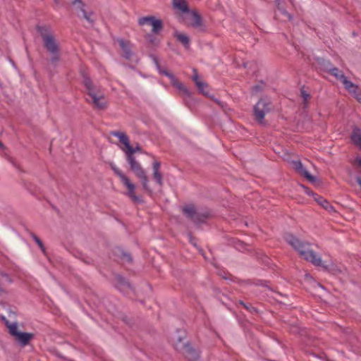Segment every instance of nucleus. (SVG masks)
Segmentation results:
<instances>
[{"instance_id": "4", "label": "nucleus", "mask_w": 361, "mask_h": 361, "mask_svg": "<svg viewBox=\"0 0 361 361\" xmlns=\"http://www.w3.org/2000/svg\"><path fill=\"white\" fill-rule=\"evenodd\" d=\"M39 31L43 39L45 48L53 55L51 59V62H56L59 61V57L58 55L59 46L55 38L45 27H39Z\"/></svg>"}, {"instance_id": "31", "label": "nucleus", "mask_w": 361, "mask_h": 361, "mask_svg": "<svg viewBox=\"0 0 361 361\" xmlns=\"http://www.w3.org/2000/svg\"><path fill=\"white\" fill-rule=\"evenodd\" d=\"M123 258L126 260L127 262H131L132 258L130 255L128 253H123Z\"/></svg>"}, {"instance_id": "6", "label": "nucleus", "mask_w": 361, "mask_h": 361, "mask_svg": "<svg viewBox=\"0 0 361 361\" xmlns=\"http://www.w3.org/2000/svg\"><path fill=\"white\" fill-rule=\"evenodd\" d=\"M154 61L159 74L164 75L169 78L171 85L175 87L183 96L185 97H190L191 92L183 83L180 82L173 74L171 73L166 69L162 68L156 58H154Z\"/></svg>"}, {"instance_id": "14", "label": "nucleus", "mask_w": 361, "mask_h": 361, "mask_svg": "<svg viewBox=\"0 0 361 361\" xmlns=\"http://www.w3.org/2000/svg\"><path fill=\"white\" fill-rule=\"evenodd\" d=\"M161 163L159 161H155L152 163V171H153V177L155 179L156 183L159 185H163V178L162 175L160 172Z\"/></svg>"}, {"instance_id": "9", "label": "nucleus", "mask_w": 361, "mask_h": 361, "mask_svg": "<svg viewBox=\"0 0 361 361\" xmlns=\"http://www.w3.org/2000/svg\"><path fill=\"white\" fill-rule=\"evenodd\" d=\"M193 71L194 75H192V80L195 82L199 91L205 97L214 100L217 104H219L223 108L224 111H226V109H224V103L219 101V99L214 98V96L212 94H210V91L207 83L204 82V81L200 79V77L196 70H193Z\"/></svg>"}, {"instance_id": "13", "label": "nucleus", "mask_w": 361, "mask_h": 361, "mask_svg": "<svg viewBox=\"0 0 361 361\" xmlns=\"http://www.w3.org/2000/svg\"><path fill=\"white\" fill-rule=\"evenodd\" d=\"M293 169L300 175L307 178L310 182L313 183L316 178L312 176L308 171L303 166L300 161H293L292 162Z\"/></svg>"}, {"instance_id": "5", "label": "nucleus", "mask_w": 361, "mask_h": 361, "mask_svg": "<svg viewBox=\"0 0 361 361\" xmlns=\"http://www.w3.org/2000/svg\"><path fill=\"white\" fill-rule=\"evenodd\" d=\"M110 166L115 174L120 178L123 185L128 189L127 195L135 202H142V198L135 194V185L115 165V164L111 163Z\"/></svg>"}, {"instance_id": "22", "label": "nucleus", "mask_w": 361, "mask_h": 361, "mask_svg": "<svg viewBox=\"0 0 361 361\" xmlns=\"http://www.w3.org/2000/svg\"><path fill=\"white\" fill-rule=\"evenodd\" d=\"M314 200L326 210L330 212L334 211V207L331 206L330 203L323 197L317 196L316 197H314Z\"/></svg>"}, {"instance_id": "17", "label": "nucleus", "mask_w": 361, "mask_h": 361, "mask_svg": "<svg viewBox=\"0 0 361 361\" xmlns=\"http://www.w3.org/2000/svg\"><path fill=\"white\" fill-rule=\"evenodd\" d=\"M184 354L189 359L195 360L199 357V352L192 348L190 345L186 344L183 346Z\"/></svg>"}, {"instance_id": "2", "label": "nucleus", "mask_w": 361, "mask_h": 361, "mask_svg": "<svg viewBox=\"0 0 361 361\" xmlns=\"http://www.w3.org/2000/svg\"><path fill=\"white\" fill-rule=\"evenodd\" d=\"M83 84L92 105L99 110L104 109L107 106L108 101L102 89L86 76L83 78Z\"/></svg>"}, {"instance_id": "35", "label": "nucleus", "mask_w": 361, "mask_h": 361, "mask_svg": "<svg viewBox=\"0 0 361 361\" xmlns=\"http://www.w3.org/2000/svg\"><path fill=\"white\" fill-rule=\"evenodd\" d=\"M240 304H241L242 305H243V306L245 307V308H246V309H247V310L249 309V307H248V306H247L244 302H240Z\"/></svg>"}, {"instance_id": "33", "label": "nucleus", "mask_w": 361, "mask_h": 361, "mask_svg": "<svg viewBox=\"0 0 361 361\" xmlns=\"http://www.w3.org/2000/svg\"><path fill=\"white\" fill-rule=\"evenodd\" d=\"M73 5H76L77 3L82 4L81 0H71Z\"/></svg>"}, {"instance_id": "7", "label": "nucleus", "mask_w": 361, "mask_h": 361, "mask_svg": "<svg viewBox=\"0 0 361 361\" xmlns=\"http://www.w3.org/2000/svg\"><path fill=\"white\" fill-rule=\"evenodd\" d=\"M126 157V160L130 165V170L135 176L140 179L143 188L150 194L152 190L149 188L148 178L145 170L141 165L136 161L135 157H131L130 154Z\"/></svg>"}, {"instance_id": "12", "label": "nucleus", "mask_w": 361, "mask_h": 361, "mask_svg": "<svg viewBox=\"0 0 361 361\" xmlns=\"http://www.w3.org/2000/svg\"><path fill=\"white\" fill-rule=\"evenodd\" d=\"M272 110V104L267 98L261 99L254 107V113H267Z\"/></svg>"}, {"instance_id": "29", "label": "nucleus", "mask_w": 361, "mask_h": 361, "mask_svg": "<svg viewBox=\"0 0 361 361\" xmlns=\"http://www.w3.org/2000/svg\"><path fill=\"white\" fill-rule=\"evenodd\" d=\"M301 95H302V97L303 98L304 102H307L310 98V94L307 93L303 89L301 90Z\"/></svg>"}, {"instance_id": "25", "label": "nucleus", "mask_w": 361, "mask_h": 361, "mask_svg": "<svg viewBox=\"0 0 361 361\" xmlns=\"http://www.w3.org/2000/svg\"><path fill=\"white\" fill-rule=\"evenodd\" d=\"M76 4H78V6L81 8V12H82V16L84 17V18L88 21L89 23H93L94 22V18H92V13H87L86 12L83 8H82V6L83 4H80L78 3H77Z\"/></svg>"}, {"instance_id": "37", "label": "nucleus", "mask_w": 361, "mask_h": 361, "mask_svg": "<svg viewBox=\"0 0 361 361\" xmlns=\"http://www.w3.org/2000/svg\"><path fill=\"white\" fill-rule=\"evenodd\" d=\"M177 339H178V343H180V341H181L180 338V337H178Z\"/></svg>"}, {"instance_id": "3", "label": "nucleus", "mask_w": 361, "mask_h": 361, "mask_svg": "<svg viewBox=\"0 0 361 361\" xmlns=\"http://www.w3.org/2000/svg\"><path fill=\"white\" fill-rule=\"evenodd\" d=\"M1 321H4L10 334L14 338L15 341L20 345L25 346L33 338L34 334L32 333L21 332L18 330V325L16 322H10L4 316H1Z\"/></svg>"}, {"instance_id": "27", "label": "nucleus", "mask_w": 361, "mask_h": 361, "mask_svg": "<svg viewBox=\"0 0 361 361\" xmlns=\"http://www.w3.org/2000/svg\"><path fill=\"white\" fill-rule=\"evenodd\" d=\"M32 238L35 241V243L39 245L41 250L43 252H44V247L42 242L40 240V239L35 235H32Z\"/></svg>"}, {"instance_id": "16", "label": "nucleus", "mask_w": 361, "mask_h": 361, "mask_svg": "<svg viewBox=\"0 0 361 361\" xmlns=\"http://www.w3.org/2000/svg\"><path fill=\"white\" fill-rule=\"evenodd\" d=\"M183 212L188 218H190L193 221L196 222L199 220L194 205L188 204L185 206L183 208Z\"/></svg>"}, {"instance_id": "28", "label": "nucleus", "mask_w": 361, "mask_h": 361, "mask_svg": "<svg viewBox=\"0 0 361 361\" xmlns=\"http://www.w3.org/2000/svg\"><path fill=\"white\" fill-rule=\"evenodd\" d=\"M3 282H6V283H11L12 282V279L10 278V276L7 274H3L1 273V283Z\"/></svg>"}, {"instance_id": "34", "label": "nucleus", "mask_w": 361, "mask_h": 361, "mask_svg": "<svg viewBox=\"0 0 361 361\" xmlns=\"http://www.w3.org/2000/svg\"><path fill=\"white\" fill-rule=\"evenodd\" d=\"M357 162L361 166V158H357Z\"/></svg>"}, {"instance_id": "30", "label": "nucleus", "mask_w": 361, "mask_h": 361, "mask_svg": "<svg viewBox=\"0 0 361 361\" xmlns=\"http://www.w3.org/2000/svg\"><path fill=\"white\" fill-rule=\"evenodd\" d=\"M304 189L305 192L309 196H312L314 197H316L317 195L311 190H310L308 188L302 187Z\"/></svg>"}, {"instance_id": "36", "label": "nucleus", "mask_w": 361, "mask_h": 361, "mask_svg": "<svg viewBox=\"0 0 361 361\" xmlns=\"http://www.w3.org/2000/svg\"><path fill=\"white\" fill-rule=\"evenodd\" d=\"M259 90V87L258 86H255L253 87V90H255L256 92L258 91Z\"/></svg>"}, {"instance_id": "23", "label": "nucleus", "mask_w": 361, "mask_h": 361, "mask_svg": "<svg viewBox=\"0 0 361 361\" xmlns=\"http://www.w3.org/2000/svg\"><path fill=\"white\" fill-rule=\"evenodd\" d=\"M175 37L185 48L189 47L190 39L186 35L176 32L175 33Z\"/></svg>"}, {"instance_id": "26", "label": "nucleus", "mask_w": 361, "mask_h": 361, "mask_svg": "<svg viewBox=\"0 0 361 361\" xmlns=\"http://www.w3.org/2000/svg\"><path fill=\"white\" fill-rule=\"evenodd\" d=\"M253 119L260 125H265L264 116L265 114H252Z\"/></svg>"}, {"instance_id": "19", "label": "nucleus", "mask_w": 361, "mask_h": 361, "mask_svg": "<svg viewBox=\"0 0 361 361\" xmlns=\"http://www.w3.org/2000/svg\"><path fill=\"white\" fill-rule=\"evenodd\" d=\"M351 140L353 143L361 149V130L358 128H355L351 134Z\"/></svg>"}, {"instance_id": "8", "label": "nucleus", "mask_w": 361, "mask_h": 361, "mask_svg": "<svg viewBox=\"0 0 361 361\" xmlns=\"http://www.w3.org/2000/svg\"><path fill=\"white\" fill-rule=\"evenodd\" d=\"M111 135L117 137L120 142L123 145L120 148L125 153L126 156H128L130 154L131 157H134V154L136 152H140L141 148L139 145H137L135 147H133L130 145V141L128 135L121 131H112L111 132Z\"/></svg>"}, {"instance_id": "11", "label": "nucleus", "mask_w": 361, "mask_h": 361, "mask_svg": "<svg viewBox=\"0 0 361 361\" xmlns=\"http://www.w3.org/2000/svg\"><path fill=\"white\" fill-rule=\"evenodd\" d=\"M345 89L360 104H361V88L351 81H345Z\"/></svg>"}, {"instance_id": "1", "label": "nucleus", "mask_w": 361, "mask_h": 361, "mask_svg": "<svg viewBox=\"0 0 361 361\" xmlns=\"http://www.w3.org/2000/svg\"><path fill=\"white\" fill-rule=\"evenodd\" d=\"M286 240L305 260L312 262L317 267H325L320 257L310 250V245L308 243L300 241L298 238L291 234L286 235Z\"/></svg>"}, {"instance_id": "10", "label": "nucleus", "mask_w": 361, "mask_h": 361, "mask_svg": "<svg viewBox=\"0 0 361 361\" xmlns=\"http://www.w3.org/2000/svg\"><path fill=\"white\" fill-rule=\"evenodd\" d=\"M138 24L141 26H144L146 25L152 26V31L153 33H158L163 28L161 20L156 18L154 16L142 17L139 18Z\"/></svg>"}, {"instance_id": "21", "label": "nucleus", "mask_w": 361, "mask_h": 361, "mask_svg": "<svg viewBox=\"0 0 361 361\" xmlns=\"http://www.w3.org/2000/svg\"><path fill=\"white\" fill-rule=\"evenodd\" d=\"M190 24L194 27H198L201 25V18L196 13L189 14Z\"/></svg>"}, {"instance_id": "18", "label": "nucleus", "mask_w": 361, "mask_h": 361, "mask_svg": "<svg viewBox=\"0 0 361 361\" xmlns=\"http://www.w3.org/2000/svg\"><path fill=\"white\" fill-rule=\"evenodd\" d=\"M118 43L123 52V56L127 59H130L133 55V53L131 51V47L130 44L127 42H125L123 39L118 40Z\"/></svg>"}, {"instance_id": "38", "label": "nucleus", "mask_w": 361, "mask_h": 361, "mask_svg": "<svg viewBox=\"0 0 361 361\" xmlns=\"http://www.w3.org/2000/svg\"><path fill=\"white\" fill-rule=\"evenodd\" d=\"M1 150H2V149H3V147H4V146H3V145H2V144H1Z\"/></svg>"}, {"instance_id": "32", "label": "nucleus", "mask_w": 361, "mask_h": 361, "mask_svg": "<svg viewBox=\"0 0 361 361\" xmlns=\"http://www.w3.org/2000/svg\"><path fill=\"white\" fill-rule=\"evenodd\" d=\"M282 13L286 16L287 17L288 19H291V16L288 13L286 12V11H282Z\"/></svg>"}, {"instance_id": "20", "label": "nucleus", "mask_w": 361, "mask_h": 361, "mask_svg": "<svg viewBox=\"0 0 361 361\" xmlns=\"http://www.w3.org/2000/svg\"><path fill=\"white\" fill-rule=\"evenodd\" d=\"M329 73L337 80H340L343 85H345V81H349V80H348V78L344 75L343 73L337 68H331L329 70Z\"/></svg>"}, {"instance_id": "24", "label": "nucleus", "mask_w": 361, "mask_h": 361, "mask_svg": "<svg viewBox=\"0 0 361 361\" xmlns=\"http://www.w3.org/2000/svg\"><path fill=\"white\" fill-rule=\"evenodd\" d=\"M173 3L174 7L180 10L181 11H188V5L185 0H173Z\"/></svg>"}, {"instance_id": "15", "label": "nucleus", "mask_w": 361, "mask_h": 361, "mask_svg": "<svg viewBox=\"0 0 361 361\" xmlns=\"http://www.w3.org/2000/svg\"><path fill=\"white\" fill-rule=\"evenodd\" d=\"M161 163L159 161H155L152 163V171H153V177L155 179L156 183L159 185H163V178L162 175L160 172Z\"/></svg>"}]
</instances>
